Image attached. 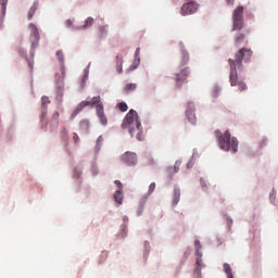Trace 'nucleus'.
Instances as JSON below:
<instances>
[{"instance_id":"obj_1","label":"nucleus","mask_w":278,"mask_h":278,"mask_svg":"<svg viewBox=\"0 0 278 278\" xmlns=\"http://www.w3.org/2000/svg\"><path fill=\"white\" fill-rule=\"evenodd\" d=\"M251 58H253V50L251 48H241L235 53V59L228 60L230 66V86H238L240 92L247 90V84L244 80L238 79V71H242V63L251 62Z\"/></svg>"},{"instance_id":"obj_2","label":"nucleus","mask_w":278,"mask_h":278,"mask_svg":"<svg viewBox=\"0 0 278 278\" xmlns=\"http://www.w3.org/2000/svg\"><path fill=\"white\" fill-rule=\"evenodd\" d=\"M122 129H128L131 137H136L137 140H142V123H140V117L138 112L131 109L121 125Z\"/></svg>"},{"instance_id":"obj_3","label":"nucleus","mask_w":278,"mask_h":278,"mask_svg":"<svg viewBox=\"0 0 278 278\" xmlns=\"http://www.w3.org/2000/svg\"><path fill=\"white\" fill-rule=\"evenodd\" d=\"M190 61V56L186 51V48L181 46V60L176 67V72L174 74L175 81H186L188 79V75H190V67L186 66Z\"/></svg>"},{"instance_id":"obj_4","label":"nucleus","mask_w":278,"mask_h":278,"mask_svg":"<svg viewBox=\"0 0 278 278\" xmlns=\"http://www.w3.org/2000/svg\"><path fill=\"white\" fill-rule=\"evenodd\" d=\"M218 147L222 151H232V153L238 152V139L236 137L231 138L229 130L218 137Z\"/></svg>"},{"instance_id":"obj_5","label":"nucleus","mask_w":278,"mask_h":278,"mask_svg":"<svg viewBox=\"0 0 278 278\" xmlns=\"http://www.w3.org/2000/svg\"><path fill=\"white\" fill-rule=\"evenodd\" d=\"M244 8L237 7L232 13V31H240L244 27Z\"/></svg>"},{"instance_id":"obj_6","label":"nucleus","mask_w":278,"mask_h":278,"mask_svg":"<svg viewBox=\"0 0 278 278\" xmlns=\"http://www.w3.org/2000/svg\"><path fill=\"white\" fill-rule=\"evenodd\" d=\"M55 79V100L58 101V103H62V99H64V73H62V75L56 74Z\"/></svg>"},{"instance_id":"obj_7","label":"nucleus","mask_w":278,"mask_h":278,"mask_svg":"<svg viewBox=\"0 0 278 278\" xmlns=\"http://www.w3.org/2000/svg\"><path fill=\"white\" fill-rule=\"evenodd\" d=\"M194 249H195V255L198 256L195 261L194 273H197V275H201V268H203V260L201 258L203 257V253H201V241L199 240L194 241Z\"/></svg>"},{"instance_id":"obj_8","label":"nucleus","mask_w":278,"mask_h":278,"mask_svg":"<svg viewBox=\"0 0 278 278\" xmlns=\"http://www.w3.org/2000/svg\"><path fill=\"white\" fill-rule=\"evenodd\" d=\"M121 161L126 166H136L138 164V155L134 152H126L121 156Z\"/></svg>"},{"instance_id":"obj_9","label":"nucleus","mask_w":278,"mask_h":278,"mask_svg":"<svg viewBox=\"0 0 278 278\" xmlns=\"http://www.w3.org/2000/svg\"><path fill=\"white\" fill-rule=\"evenodd\" d=\"M28 28L30 29V42L33 49H36L38 47V42H40V33L38 31V27L34 24H29Z\"/></svg>"},{"instance_id":"obj_10","label":"nucleus","mask_w":278,"mask_h":278,"mask_svg":"<svg viewBox=\"0 0 278 278\" xmlns=\"http://www.w3.org/2000/svg\"><path fill=\"white\" fill-rule=\"evenodd\" d=\"M197 10H199V4H197V2L191 1V2L185 3L181 7L180 14L181 16H188V14H194Z\"/></svg>"},{"instance_id":"obj_11","label":"nucleus","mask_w":278,"mask_h":278,"mask_svg":"<svg viewBox=\"0 0 278 278\" xmlns=\"http://www.w3.org/2000/svg\"><path fill=\"white\" fill-rule=\"evenodd\" d=\"M50 103H51V100H49V97L43 96L41 98V116H40L41 123H45V118H47V108H49Z\"/></svg>"},{"instance_id":"obj_12","label":"nucleus","mask_w":278,"mask_h":278,"mask_svg":"<svg viewBox=\"0 0 278 278\" xmlns=\"http://www.w3.org/2000/svg\"><path fill=\"white\" fill-rule=\"evenodd\" d=\"M96 114L101 125L105 127V125H108V117L105 116V112L103 111V104H99L96 106Z\"/></svg>"},{"instance_id":"obj_13","label":"nucleus","mask_w":278,"mask_h":278,"mask_svg":"<svg viewBox=\"0 0 278 278\" xmlns=\"http://www.w3.org/2000/svg\"><path fill=\"white\" fill-rule=\"evenodd\" d=\"M247 36L242 33H238L235 38V47L239 49V47H242V45H249V41L245 39Z\"/></svg>"},{"instance_id":"obj_14","label":"nucleus","mask_w":278,"mask_h":278,"mask_svg":"<svg viewBox=\"0 0 278 278\" xmlns=\"http://www.w3.org/2000/svg\"><path fill=\"white\" fill-rule=\"evenodd\" d=\"M86 108V102H80L76 109L74 110V112L72 113V115L70 116V121H75V117L79 114V112H81L83 110H85Z\"/></svg>"},{"instance_id":"obj_15","label":"nucleus","mask_w":278,"mask_h":278,"mask_svg":"<svg viewBox=\"0 0 278 278\" xmlns=\"http://www.w3.org/2000/svg\"><path fill=\"white\" fill-rule=\"evenodd\" d=\"M38 5H40V2L38 0H35L33 5L30 7L28 11V18L31 21L34 18V14H36V10H38Z\"/></svg>"},{"instance_id":"obj_16","label":"nucleus","mask_w":278,"mask_h":278,"mask_svg":"<svg viewBox=\"0 0 278 278\" xmlns=\"http://www.w3.org/2000/svg\"><path fill=\"white\" fill-rule=\"evenodd\" d=\"M180 199H181V189H179L178 187H175L173 205H177Z\"/></svg>"},{"instance_id":"obj_17","label":"nucleus","mask_w":278,"mask_h":278,"mask_svg":"<svg viewBox=\"0 0 278 278\" xmlns=\"http://www.w3.org/2000/svg\"><path fill=\"white\" fill-rule=\"evenodd\" d=\"M81 103H86V108L88 105H101V96L93 97L91 101H81Z\"/></svg>"},{"instance_id":"obj_18","label":"nucleus","mask_w":278,"mask_h":278,"mask_svg":"<svg viewBox=\"0 0 278 278\" xmlns=\"http://www.w3.org/2000/svg\"><path fill=\"white\" fill-rule=\"evenodd\" d=\"M80 131H88L90 129V121L83 119L79 122Z\"/></svg>"},{"instance_id":"obj_19","label":"nucleus","mask_w":278,"mask_h":278,"mask_svg":"<svg viewBox=\"0 0 278 278\" xmlns=\"http://www.w3.org/2000/svg\"><path fill=\"white\" fill-rule=\"evenodd\" d=\"M114 201H116V203H118L119 205L123 204V189H118L117 191H115Z\"/></svg>"},{"instance_id":"obj_20","label":"nucleus","mask_w":278,"mask_h":278,"mask_svg":"<svg viewBox=\"0 0 278 278\" xmlns=\"http://www.w3.org/2000/svg\"><path fill=\"white\" fill-rule=\"evenodd\" d=\"M94 23V18L92 17H87L85 21V24L83 26L77 27V29H88V27H92Z\"/></svg>"},{"instance_id":"obj_21","label":"nucleus","mask_w":278,"mask_h":278,"mask_svg":"<svg viewBox=\"0 0 278 278\" xmlns=\"http://www.w3.org/2000/svg\"><path fill=\"white\" fill-rule=\"evenodd\" d=\"M186 116H187L189 123H192V124L197 123V115H194V111L187 110Z\"/></svg>"},{"instance_id":"obj_22","label":"nucleus","mask_w":278,"mask_h":278,"mask_svg":"<svg viewBox=\"0 0 278 278\" xmlns=\"http://www.w3.org/2000/svg\"><path fill=\"white\" fill-rule=\"evenodd\" d=\"M116 71L117 73H123V56H116Z\"/></svg>"},{"instance_id":"obj_23","label":"nucleus","mask_w":278,"mask_h":278,"mask_svg":"<svg viewBox=\"0 0 278 278\" xmlns=\"http://www.w3.org/2000/svg\"><path fill=\"white\" fill-rule=\"evenodd\" d=\"M224 271L227 275V278H233V273L231 271V265H229L228 263L224 264Z\"/></svg>"},{"instance_id":"obj_24","label":"nucleus","mask_w":278,"mask_h":278,"mask_svg":"<svg viewBox=\"0 0 278 278\" xmlns=\"http://www.w3.org/2000/svg\"><path fill=\"white\" fill-rule=\"evenodd\" d=\"M136 88H138V85L130 83V84L126 85L124 90H125V92H134V90H136Z\"/></svg>"},{"instance_id":"obj_25","label":"nucleus","mask_w":278,"mask_h":278,"mask_svg":"<svg viewBox=\"0 0 278 278\" xmlns=\"http://www.w3.org/2000/svg\"><path fill=\"white\" fill-rule=\"evenodd\" d=\"M117 108H118L119 112H127V110H129V106L125 102H119L117 104Z\"/></svg>"},{"instance_id":"obj_26","label":"nucleus","mask_w":278,"mask_h":278,"mask_svg":"<svg viewBox=\"0 0 278 278\" xmlns=\"http://www.w3.org/2000/svg\"><path fill=\"white\" fill-rule=\"evenodd\" d=\"M100 38H103V36H108V26H100Z\"/></svg>"},{"instance_id":"obj_27","label":"nucleus","mask_w":278,"mask_h":278,"mask_svg":"<svg viewBox=\"0 0 278 278\" xmlns=\"http://www.w3.org/2000/svg\"><path fill=\"white\" fill-rule=\"evenodd\" d=\"M56 58L61 64H64V52L62 50L56 51Z\"/></svg>"},{"instance_id":"obj_28","label":"nucleus","mask_w":278,"mask_h":278,"mask_svg":"<svg viewBox=\"0 0 278 278\" xmlns=\"http://www.w3.org/2000/svg\"><path fill=\"white\" fill-rule=\"evenodd\" d=\"M108 255H110V253L108 251H103L101 253V260H100V263L103 264V262H105V260H108Z\"/></svg>"},{"instance_id":"obj_29","label":"nucleus","mask_w":278,"mask_h":278,"mask_svg":"<svg viewBox=\"0 0 278 278\" xmlns=\"http://www.w3.org/2000/svg\"><path fill=\"white\" fill-rule=\"evenodd\" d=\"M135 62H138V64H140V48H137L135 51Z\"/></svg>"},{"instance_id":"obj_30","label":"nucleus","mask_w":278,"mask_h":278,"mask_svg":"<svg viewBox=\"0 0 278 278\" xmlns=\"http://www.w3.org/2000/svg\"><path fill=\"white\" fill-rule=\"evenodd\" d=\"M58 118H60V113L55 111L52 115V122L54 123V125H58Z\"/></svg>"},{"instance_id":"obj_31","label":"nucleus","mask_w":278,"mask_h":278,"mask_svg":"<svg viewBox=\"0 0 278 278\" xmlns=\"http://www.w3.org/2000/svg\"><path fill=\"white\" fill-rule=\"evenodd\" d=\"M101 144H103V136H99L97 139V149H101Z\"/></svg>"},{"instance_id":"obj_32","label":"nucleus","mask_w":278,"mask_h":278,"mask_svg":"<svg viewBox=\"0 0 278 278\" xmlns=\"http://www.w3.org/2000/svg\"><path fill=\"white\" fill-rule=\"evenodd\" d=\"M153 192H155V182H152L148 189V194H153Z\"/></svg>"},{"instance_id":"obj_33","label":"nucleus","mask_w":278,"mask_h":278,"mask_svg":"<svg viewBox=\"0 0 278 278\" xmlns=\"http://www.w3.org/2000/svg\"><path fill=\"white\" fill-rule=\"evenodd\" d=\"M148 164L149 166H155L156 162L155 159H153V156H148Z\"/></svg>"},{"instance_id":"obj_34","label":"nucleus","mask_w":278,"mask_h":278,"mask_svg":"<svg viewBox=\"0 0 278 278\" xmlns=\"http://www.w3.org/2000/svg\"><path fill=\"white\" fill-rule=\"evenodd\" d=\"M181 166V161H176L174 165L175 173H179V167Z\"/></svg>"},{"instance_id":"obj_35","label":"nucleus","mask_w":278,"mask_h":278,"mask_svg":"<svg viewBox=\"0 0 278 278\" xmlns=\"http://www.w3.org/2000/svg\"><path fill=\"white\" fill-rule=\"evenodd\" d=\"M73 140H74L75 144H79V135H77V132L73 134Z\"/></svg>"},{"instance_id":"obj_36","label":"nucleus","mask_w":278,"mask_h":278,"mask_svg":"<svg viewBox=\"0 0 278 278\" xmlns=\"http://www.w3.org/2000/svg\"><path fill=\"white\" fill-rule=\"evenodd\" d=\"M187 110H190V112H194V102H189L187 105Z\"/></svg>"},{"instance_id":"obj_37","label":"nucleus","mask_w":278,"mask_h":278,"mask_svg":"<svg viewBox=\"0 0 278 278\" xmlns=\"http://www.w3.org/2000/svg\"><path fill=\"white\" fill-rule=\"evenodd\" d=\"M114 184L118 187V190H123V182L121 180H115Z\"/></svg>"},{"instance_id":"obj_38","label":"nucleus","mask_w":278,"mask_h":278,"mask_svg":"<svg viewBox=\"0 0 278 278\" xmlns=\"http://www.w3.org/2000/svg\"><path fill=\"white\" fill-rule=\"evenodd\" d=\"M0 3L2 5V10H5V7L8 5V0H0Z\"/></svg>"},{"instance_id":"obj_39","label":"nucleus","mask_w":278,"mask_h":278,"mask_svg":"<svg viewBox=\"0 0 278 278\" xmlns=\"http://www.w3.org/2000/svg\"><path fill=\"white\" fill-rule=\"evenodd\" d=\"M62 134H63V136H65V138H66V140H67V139H68V136H67V134H66V128H63Z\"/></svg>"},{"instance_id":"obj_40","label":"nucleus","mask_w":278,"mask_h":278,"mask_svg":"<svg viewBox=\"0 0 278 278\" xmlns=\"http://www.w3.org/2000/svg\"><path fill=\"white\" fill-rule=\"evenodd\" d=\"M276 194H277V192L274 189L273 192L270 193V199H273V197H276Z\"/></svg>"},{"instance_id":"obj_41","label":"nucleus","mask_w":278,"mask_h":278,"mask_svg":"<svg viewBox=\"0 0 278 278\" xmlns=\"http://www.w3.org/2000/svg\"><path fill=\"white\" fill-rule=\"evenodd\" d=\"M227 223H228V225H232L233 220L231 218H227Z\"/></svg>"},{"instance_id":"obj_42","label":"nucleus","mask_w":278,"mask_h":278,"mask_svg":"<svg viewBox=\"0 0 278 278\" xmlns=\"http://www.w3.org/2000/svg\"><path fill=\"white\" fill-rule=\"evenodd\" d=\"M228 4L233 5L235 0H226Z\"/></svg>"},{"instance_id":"obj_43","label":"nucleus","mask_w":278,"mask_h":278,"mask_svg":"<svg viewBox=\"0 0 278 278\" xmlns=\"http://www.w3.org/2000/svg\"><path fill=\"white\" fill-rule=\"evenodd\" d=\"M215 136H220V131H219V130H216V131H215Z\"/></svg>"},{"instance_id":"obj_44","label":"nucleus","mask_w":278,"mask_h":278,"mask_svg":"<svg viewBox=\"0 0 278 278\" xmlns=\"http://www.w3.org/2000/svg\"><path fill=\"white\" fill-rule=\"evenodd\" d=\"M67 23L71 25V20H68Z\"/></svg>"}]
</instances>
